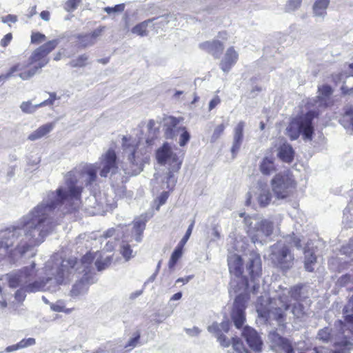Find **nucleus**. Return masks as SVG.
Segmentation results:
<instances>
[{"instance_id": "f257e3e1", "label": "nucleus", "mask_w": 353, "mask_h": 353, "mask_svg": "<svg viewBox=\"0 0 353 353\" xmlns=\"http://www.w3.org/2000/svg\"><path fill=\"white\" fill-rule=\"evenodd\" d=\"M54 210L43 199L42 202L23 216L17 224L0 232V256H21L30 248L37 246L57 225Z\"/></svg>"}, {"instance_id": "f03ea898", "label": "nucleus", "mask_w": 353, "mask_h": 353, "mask_svg": "<svg viewBox=\"0 0 353 353\" xmlns=\"http://www.w3.org/2000/svg\"><path fill=\"white\" fill-rule=\"evenodd\" d=\"M98 164L85 165L81 170L74 169L65 176V183L56 192H49L44 199L55 210L58 208L62 213L78 209L81 204V194L83 185H92L97 181Z\"/></svg>"}, {"instance_id": "7ed1b4c3", "label": "nucleus", "mask_w": 353, "mask_h": 353, "mask_svg": "<svg viewBox=\"0 0 353 353\" xmlns=\"http://www.w3.org/2000/svg\"><path fill=\"white\" fill-rule=\"evenodd\" d=\"M59 265V259L49 260L45 266L46 277L34 280L38 275V270L35 269V263L32 262L28 266L8 274L6 279L11 288H16L26 284V291L28 293L45 290L55 292L65 279Z\"/></svg>"}, {"instance_id": "20e7f679", "label": "nucleus", "mask_w": 353, "mask_h": 353, "mask_svg": "<svg viewBox=\"0 0 353 353\" xmlns=\"http://www.w3.org/2000/svg\"><path fill=\"white\" fill-rule=\"evenodd\" d=\"M300 291L301 288L295 286L290 290L284 289L277 299L271 298L266 294L261 296L256 304L259 316L265 320L274 319L279 323L282 322L292 301H299Z\"/></svg>"}, {"instance_id": "39448f33", "label": "nucleus", "mask_w": 353, "mask_h": 353, "mask_svg": "<svg viewBox=\"0 0 353 353\" xmlns=\"http://www.w3.org/2000/svg\"><path fill=\"white\" fill-rule=\"evenodd\" d=\"M230 272L234 276L230 283V293L232 290L234 292H243L247 290L250 285H252V291L255 292L259 288V278L261 273V261L259 255L251 254L249 259L248 270L250 275V283L242 274V259L237 254H230L228 259Z\"/></svg>"}, {"instance_id": "423d86ee", "label": "nucleus", "mask_w": 353, "mask_h": 353, "mask_svg": "<svg viewBox=\"0 0 353 353\" xmlns=\"http://www.w3.org/2000/svg\"><path fill=\"white\" fill-rule=\"evenodd\" d=\"M123 161L121 168L125 174L134 176L139 174L145 163L150 160L147 148L140 144L136 139L123 137L122 139Z\"/></svg>"}, {"instance_id": "0eeeda50", "label": "nucleus", "mask_w": 353, "mask_h": 353, "mask_svg": "<svg viewBox=\"0 0 353 353\" xmlns=\"http://www.w3.org/2000/svg\"><path fill=\"white\" fill-rule=\"evenodd\" d=\"M240 216L244 217V227L248 236L254 243L263 245L276 229V223L280 217H269L265 219L258 214L246 215L241 213Z\"/></svg>"}, {"instance_id": "6e6552de", "label": "nucleus", "mask_w": 353, "mask_h": 353, "mask_svg": "<svg viewBox=\"0 0 353 353\" xmlns=\"http://www.w3.org/2000/svg\"><path fill=\"white\" fill-rule=\"evenodd\" d=\"M179 149L172 147L169 143H164L157 150L156 157L159 163L169 165V170L163 177V183L166 188L172 190L176 183L174 172H176L181 168L182 160L179 157Z\"/></svg>"}, {"instance_id": "1a4fd4ad", "label": "nucleus", "mask_w": 353, "mask_h": 353, "mask_svg": "<svg viewBox=\"0 0 353 353\" xmlns=\"http://www.w3.org/2000/svg\"><path fill=\"white\" fill-rule=\"evenodd\" d=\"M301 239L294 234L285 238V241H279L271 247L270 259L272 263L282 269H289L293 265L294 255L285 243L294 245L297 249L301 248Z\"/></svg>"}, {"instance_id": "9d476101", "label": "nucleus", "mask_w": 353, "mask_h": 353, "mask_svg": "<svg viewBox=\"0 0 353 353\" xmlns=\"http://www.w3.org/2000/svg\"><path fill=\"white\" fill-rule=\"evenodd\" d=\"M316 116L314 111H309L305 115L294 119L286 129L287 134L292 140L296 139L300 134L305 140H312L314 132L312 120Z\"/></svg>"}, {"instance_id": "9b49d317", "label": "nucleus", "mask_w": 353, "mask_h": 353, "mask_svg": "<svg viewBox=\"0 0 353 353\" xmlns=\"http://www.w3.org/2000/svg\"><path fill=\"white\" fill-rule=\"evenodd\" d=\"M341 320L335 323L336 328H339L337 332H333L329 327H325L319 331L318 339L323 342H333L336 345H341L348 349L353 348V339L351 336L352 332H349L350 329L343 325Z\"/></svg>"}, {"instance_id": "f8f14e48", "label": "nucleus", "mask_w": 353, "mask_h": 353, "mask_svg": "<svg viewBox=\"0 0 353 353\" xmlns=\"http://www.w3.org/2000/svg\"><path fill=\"white\" fill-rule=\"evenodd\" d=\"M101 256L100 253L95 252L93 255L89 252L84 255L81 261H77L76 259L70 258L68 260H60V270L63 274L65 279H67L71 274L77 272L78 274H83V276H90V265L94 258Z\"/></svg>"}, {"instance_id": "ddd939ff", "label": "nucleus", "mask_w": 353, "mask_h": 353, "mask_svg": "<svg viewBox=\"0 0 353 353\" xmlns=\"http://www.w3.org/2000/svg\"><path fill=\"white\" fill-rule=\"evenodd\" d=\"M49 62L47 55L37 48L29 58L28 63H20L25 64L26 67L22 71H19L18 76L23 81L28 80L37 73L39 69L44 67Z\"/></svg>"}, {"instance_id": "4468645a", "label": "nucleus", "mask_w": 353, "mask_h": 353, "mask_svg": "<svg viewBox=\"0 0 353 353\" xmlns=\"http://www.w3.org/2000/svg\"><path fill=\"white\" fill-rule=\"evenodd\" d=\"M294 181L288 172L276 174L271 180L272 191L279 199L286 198L294 188Z\"/></svg>"}, {"instance_id": "2eb2a0df", "label": "nucleus", "mask_w": 353, "mask_h": 353, "mask_svg": "<svg viewBox=\"0 0 353 353\" xmlns=\"http://www.w3.org/2000/svg\"><path fill=\"white\" fill-rule=\"evenodd\" d=\"M98 164L99 175L101 177H107L110 174H114L118 171L117 157L113 149H108L101 154L99 161L94 163Z\"/></svg>"}, {"instance_id": "dca6fc26", "label": "nucleus", "mask_w": 353, "mask_h": 353, "mask_svg": "<svg viewBox=\"0 0 353 353\" xmlns=\"http://www.w3.org/2000/svg\"><path fill=\"white\" fill-rule=\"evenodd\" d=\"M268 339L270 347L275 353H294V347L290 340L282 337L275 331L270 332Z\"/></svg>"}, {"instance_id": "f3484780", "label": "nucleus", "mask_w": 353, "mask_h": 353, "mask_svg": "<svg viewBox=\"0 0 353 353\" xmlns=\"http://www.w3.org/2000/svg\"><path fill=\"white\" fill-rule=\"evenodd\" d=\"M146 219L143 216L136 218L133 223L130 232L123 234V240L132 242L134 241L139 243L142 240L143 233L145 228Z\"/></svg>"}, {"instance_id": "a211bd4d", "label": "nucleus", "mask_w": 353, "mask_h": 353, "mask_svg": "<svg viewBox=\"0 0 353 353\" xmlns=\"http://www.w3.org/2000/svg\"><path fill=\"white\" fill-rule=\"evenodd\" d=\"M234 303V307L232 313V319L237 328H240L245 321V303L246 301L245 296L242 292H238Z\"/></svg>"}, {"instance_id": "6ab92c4d", "label": "nucleus", "mask_w": 353, "mask_h": 353, "mask_svg": "<svg viewBox=\"0 0 353 353\" xmlns=\"http://www.w3.org/2000/svg\"><path fill=\"white\" fill-rule=\"evenodd\" d=\"M245 127V121H241L234 126L233 129L232 144L230 150L233 158L236 157L243 142V131Z\"/></svg>"}, {"instance_id": "aec40b11", "label": "nucleus", "mask_w": 353, "mask_h": 353, "mask_svg": "<svg viewBox=\"0 0 353 353\" xmlns=\"http://www.w3.org/2000/svg\"><path fill=\"white\" fill-rule=\"evenodd\" d=\"M90 276H83L72 286L69 295L74 299H80L81 296L85 295L88 291L90 283H94L93 281H90Z\"/></svg>"}, {"instance_id": "412c9836", "label": "nucleus", "mask_w": 353, "mask_h": 353, "mask_svg": "<svg viewBox=\"0 0 353 353\" xmlns=\"http://www.w3.org/2000/svg\"><path fill=\"white\" fill-rule=\"evenodd\" d=\"M182 117L176 118L172 116L166 117L163 119L165 136L167 139H174L179 132V123L182 121Z\"/></svg>"}, {"instance_id": "4be33fe9", "label": "nucleus", "mask_w": 353, "mask_h": 353, "mask_svg": "<svg viewBox=\"0 0 353 353\" xmlns=\"http://www.w3.org/2000/svg\"><path fill=\"white\" fill-rule=\"evenodd\" d=\"M239 59V54L234 47H230L225 51L219 64L223 72L228 73L236 64Z\"/></svg>"}, {"instance_id": "5701e85b", "label": "nucleus", "mask_w": 353, "mask_h": 353, "mask_svg": "<svg viewBox=\"0 0 353 353\" xmlns=\"http://www.w3.org/2000/svg\"><path fill=\"white\" fill-rule=\"evenodd\" d=\"M248 344L254 351H260L262 345V341L257 332L250 327H244L242 333Z\"/></svg>"}, {"instance_id": "b1692460", "label": "nucleus", "mask_w": 353, "mask_h": 353, "mask_svg": "<svg viewBox=\"0 0 353 353\" xmlns=\"http://www.w3.org/2000/svg\"><path fill=\"white\" fill-rule=\"evenodd\" d=\"M199 48L211 54L214 58L220 57L223 50V45L218 40L208 41L199 44Z\"/></svg>"}, {"instance_id": "393cba45", "label": "nucleus", "mask_w": 353, "mask_h": 353, "mask_svg": "<svg viewBox=\"0 0 353 353\" xmlns=\"http://www.w3.org/2000/svg\"><path fill=\"white\" fill-rule=\"evenodd\" d=\"M332 94V89L328 85H323L319 87L318 100L316 101L315 105L321 108H325L330 105V97Z\"/></svg>"}, {"instance_id": "a878e982", "label": "nucleus", "mask_w": 353, "mask_h": 353, "mask_svg": "<svg viewBox=\"0 0 353 353\" xmlns=\"http://www.w3.org/2000/svg\"><path fill=\"white\" fill-rule=\"evenodd\" d=\"M259 168L263 175H270L276 171L274 158L272 156H265L261 161Z\"/></svg>"}, {"instance_id": "bb28decb", "label": "nucleus", "mask_w": 353, "mask_h": 353, "mask_svg": "<svg viewBox=\"0 0 353 353\" xmlns=\"http://www.w3.org/2000/svg\"><path fill=\"white\" fill-rule=\"evenodd\" d=\"M330 3V0H314L312 6L314 16L323 19L327 14V9Z\"/></svg>"}, {"instance_id": "cd10ccee", "label": "nucleus", "mask_w": 353, "mask_h": 353, "mask_svg": "<svg viewBox=\"0 0 353 353\" xmlns=\"http://www.w3.org/2000/svg\"><path fill=\"white\" fill-rule=\"evenodd\" d=\"M343 315L345 319L343 325L350 329V332L353 333V295L350 299L347 305L344 307Z\"/></svg>"}, {"instance_id": "c85d7f7f", "label": "nucleus", "mask_w": 353, "mask_h": 353, "mask_svg": "<svg viewBox=\"0 0 353 353\" xmlns=\"http://www.w3.org/2000/svg\"><path fill=\"white\" fill-rule=\"evenodd\" d=\"M54 126V125L52 123H46L30 134L28 139L30 141L39 139L51 132L53 130Z\"/></svg>"}, {"instance_id": "c756f323", "label": "nucleus", "mask_w": 353, "mask_h": 353, "mask_svg": "<svg viewBox=\"0 0 353 353\" xmlns=\"http://www.w3.org/2000/svg\"><path fill=\"white\" fill-rule=\"evenodd\" d=\"M278 157L284 162H292L294 159V151L292 146L289 144L283 143L279 148Z\"/></svg>"}, {"instance_id": "7c9ffc66", "label": "nucleus", "mask_w": 353, "mask_h": 353, "mask_svg": "<svg viewBox=\"0 0 353 353\" xmlns=\"http://www.w3.org/2000/svg\"><path fill=\"white\" fill-rule=\"evenodd\" d=\"M272 199V194L270 190L267 188H261L259 189L257 201L259 205L262 207L267 206L270 204Z\"/></svg>"}, {"instance_id": "2f4dec72", "label": "nucleus", "mask_w": 353, "mask_h": 353, "mask_svg": "<svg viewBox=\"0 0 353 353\" xmlns=\"http://www.w3.org/2000/svg\"><path fill=\"white\" fill-rule=\"evenodd\" d=\"M341 122L345 128L353 131V108H348L345 110Z\"/></svg>"}, {"instance_id": "473e14b6", "label": "nucleus", "mask_w": 353, "mask_h": 353, "mask_svg": "<svg viewBox=\"0 0 353 353\" xmlns=\"http://www.w3.org/2000/svg\"><path fill=\"white\" fill-rule=\"evenodd\" d=\"M305 254V268L308 272H312L314 270V265L316 263V257L312 252L309 250H304Z\"/></svg>"}, {"instance_id": "72a5a7b5", "label": "nucleus", "mask_w": 353, "mask_h": 353, "mask_svg": "<svg viewBox=\"0 0 353 353\" xmlns=\"http://www.w3.org/2000/svg\"><path fill=\"white\" fill-rule=\"evenodd\" d=\"M153 20L148 19L137 24L132 29V32L141 37L147 36V28Z\"/></svg>"}, {"instance_id": "f704fd0d", "label": "nucleus", "mask_w": 353, "mask_h": 353, "mask_svg": "<svg viewBox=\"0 0 353 353\" xmlns=\"http://www.w3.org/2000/svg\"><path fill=\"white\" fill-rule=\"evenodd\" d=\"M129 242L130 241H126L123 239L120 247V253L126 261L133 258L135 255L131 248V246L129 245Z\"/></svg>"}, {"instance_id": "c9c22d12", "label": "nucleus", "mask_w": 353, "mask_h": 353, "mask_svg": "<svg viewBox=\"0 0 353 353\" xmlns=\"http://www.w3.org/2000/svg\"><path fill=\"white\" fill-rule=\"evenodd\" d=\"M88 55L85 54H81L72 59L69 63V65L72 68H83L88 65Z\"/></svg>"}, {"instance_id": "e433bc0d", "label": "nucleus", "mask_w": 353, "mask_h": 353, "mask_svg": "<svg viewBox=\"0 0 353 353\" xmlns=\"http://www.w3.org/2000/svg\"><path fill=\"white\" fill-rule=\"evenodd\" d=\"M183 246L180 245H177L174 252H172L169 263L168 266L170 268H173L176 263L177 261L181 257L183 254Z\"/></svg>"}, {"instance_id": "4c0bfd02", "label": "nucleus", "mask_w": 353, "mask_h": 353, "mask_svg": "<svg viewBox=\"0 0 353 353\" xmlns=\"http://www.w3.org/2000/svg\"><path fill=\"white\" fill-rule=\"evenodd\" d=\"M26 67L25 64L17 63L10 68L6 74L0 75V81H5L12 77L15 72L22 71Z\"/></svg>"}, {"instance_id": "58836bf2", "label": "nucleus", "mask_w": 353, "mask_h": 353, "mask_svg": "<svg viewBox=\"0 0 353 353\" xmlns=\"http://www.w3.org/2000/svg\"><path fill=\"white\" fill-rule=\"evenodd\" d=\"M59 43V39H53L46 42L38 48H39V50H41L48 56V54L51 52L58 46Z\"/></svg>"}, {"instance_id": "ea45409f", "label": "nucleus", "mask_w": 353, "mask_h": 353, "mask_svg": "<svg viewBox=\"0 0 353 353\" xmlns=\"http://www.w3.org/2000/svg\"><path fill=\"white\" fill-rule=\"evenodd\" d=\"M39 108H41V107L39 106V103L36 104V105H33L29 101H23L20 105V108H21V111L26 114H32Z\"/></svg>"}, {"instance_id": "a19ab883", "label": "nucleus", "mask_w": 353, "mask_h": 353, "mask_svg": "<svg viewBox=\"0 0 353 353\" xmlns=\"http://www.w3.org/2000/svg\"><path fill=\"white\" fill-rule=\"evenodd\" d=\"M226 126V124L222 123L221 124L217 125L214 128L213 133L210 138V141L212 143L216 141L221 137V136L223 134Z\"/></svg>"}, {"instance_id": "79ce46f5", "label": "nucleus", "mask_w": 353, "mask_h": 353, "mask_svg": "<svg viewBox=\"0 0 353 353\" xmlns=\"http://www.w3.org/2000/svg\"><path fill=\"white\" fill-rule=\"evenodd\" d=\"M179 130L181 132L179 137V144L181 146H184L189 141L190 135L185 127H179Z\"/></svg>"}, {"instance_id": "37998d69", "label": "nucleus", "mask_w": 353, "mask_h": 353, "mask_svg": "<svg viewBox=\"0 0 353 353\" xmlns=\"http://www.w3.org/2000/svg\"><path fill=\"white\" fill-rule=\"evenodd\" d=\"M103 28V27L97 28L94 30L91 34H87V38L90 39V41L86 43L85 45H94L97 38L101 36Z\"/></svg>"}, {"instance_id": "c03bdc74", "label": "nucleus", "mask_w": 353, "mask_h": 353, "mask_svg": "<svg viewBox=\"0 0 353 353\" xmlns=\"http://www.w3.org/2000/svg\"><path fill=\"white\" fill-rule=\"evenodd\" d=\"M232 346L234 350L238 353H248L243 346L242 341L239 338L232 339Z\"/></svg>"}, {"instance_id": "a18cd8bd", "label": "nucleus", "mask_w": 353, "mask_h": 353, "mask_svg": "<svg viewBox=\"0 0 353 353\" xmlns=\"http://www.w3.org/2000/svg\"><path fill=\"white\" fill-rule=\"evenodd\" d=\"M81 0H68L64 5V9L69 12H73L77 8Z\"/></svg>"}, {"instance_id": "49530a36", "label": "nucleus", "mask_w": 353, "mask_h": 353, "mask_svg": "<svg viewBox=\"0 0 353 353\" xmlns=\"http://www.w3.org/2000/svg\"><path fill=\"white\" fill-rule=\"evenodd\" d=\"M20 288L15 292V299L19 302L23 301L26 296V285H19Z\"/></svg>"}, {"instance_id": "de8ad7c7", "label": "nucleus", "mask_w": 353, "mask_h": 353, "mask_svg": "<svg viewBox=\"0 0 353 353\" xmlns=\"http://www.w3.org/2000/svg\"><path fill=\"white\" fill-rule=\"evenodd\" d=\"M194 223H195L194 220H192L185 232V234L182 238V239L180 241V242L179 243V245L183 246V247L185 246V245L186 244L187 241H188V239L192 234V230H193V228L194 225Z\"/></svg>"}, {"instance_id": "09e8293b", "label": "nucleus", "mask_w": 353, "mask_h": 353, "mask_svg": "<svg viewBox=\"0 0 353 353\" xmlns=\"http://www.w3.org/2000/svg\"><path fill=\"white\" fill-rule=\"evenodd\" d=\"M302 0H288L286 4V10L288 12L297 10L301 5Z\"/></svg>"}, {"instance_id": "8fccbe9b", "label": "nucleus", "mask_w": 353, "mask_h": 353, "mask_svg": "<svg viewBox=\"0 0 353 353\" xmlns=\"http://www.w3.org/2000/svg\"><path fill=\"white\" fill-rule=\"evenodd\" d=\"M292 312L296 317L300 318L304 314V308L301 303H294L293 304Z\"/></svg>"}, {"instance_id": "3c124183", "label": "nucleus", "mask_w": 353, "mask_h": 353, "mask_svg": "<svg viewBox=\"0 0 353 353\" xmlns=\"http://www.w3.org/2000/svg\"><path fill=\"white\" fill-rule=\"evenodd\" d=\"M46 37L40 32H33L31 35V42L32 43L39 44L45 41Z\"/></svg>"}, {"instance_id": "603ef678", "label": "nucleus", "mask_w": 353, "mask_h": 353, "mask_svg": "<svg viewBox=\"0 0 353 353\" xmlns=\"http://www.w3.org/2000/svg\"><path fill=\"white\" fill-rule=\"evenodd\" d=\"M49 95L50 97L43 102L39 103V106L43 107L46 105H52L55 100L59 99V97L57 96L55 92H50L49 93Z\"/></svg>"}, {"instance_id": "864d4df0", "label": "nucleus", "mask_w": 353, "mask_h": 353, "mask_svg": "<svg viewBox=\"0 0 353 353\" xmlns=\"http://www.w3.org/2000/svg\"><path fill=\"white\" fill-rule=\"evenodd\" d=\"M111 263V259L110 256H106L104 261L102 262L101 260H99L97 258L95 265L98 269V270L101 271L106 268Z\"/></svg>"}, {"instance_id": "5fc2aeb1", "label": "nucleus", "mask_w": 353, "mask_h": 353, "mask_svg": "<svg viewBox=\"0 0 353 353\" xmlns=\"http://www.w3.org/2000/svg\"><path fill=\"white\" fill-rule=\"evenodd\" d=\"M36 343L35 339L34 338H28L26 339H23L20 342H19V346L21 349L27 347L29 346H32L34 345Z\"/></svg>"}, {"instance_id": "6e6d98bb", "label": "nucleus", "mask_w": 353, "mask_h": 353, "mask_svg": "<svg viewBox=\"0 0 353 353\" xmlns=\"http://www.w3.org/2000/svg\"><path fill=\"white\" fill-rule=\"evenodd\" d=\"M50 307L51 310L54 312H65L64 303L61 301H57L55 303H52Z\"/></svg>"}, {"instance_id": "4d7b16f0", "label": "nucleus", "mask_w": 353, "mask_h": 353, "mask_svg": "<svg viewBox=\"0 0 353 353\" xmlns=\"http://www.w3.org/2000/svg\"><path fill=\"white\" fill-rule=\"evenodd\" d=\"M351 282H353V276L350 274H345L344 276H342L338 280V283L340 285H345Z\"/></svg>"}, {"instance_id": "13d9d810", "label": "nucleus", "mask_w": 353, "mask_h": 353, "mask_svg": "<svg viewBox=\"0 0 353 353\" xmlns=\"http://www.w3.org/2000/svg\"><path fill=\"white\" fill-rule=\"evenodd\" d=\"M217 336V341L220 343L221 345L224 347H228L230 345V341L223 334H219Z\"/></svg>"}, {"instance_id": "bf43d9fd", "label": "nucleus", "mask_w": 353, "mask_h": 353, "mask_svg": "<svg viewBox=\"0 0 353 353\" xmlns=\"http://www.w3.org/2000/svg\"><path fill=\"white\" fill-rule=\"evenodd\" d=\"M341 252L351 256L353 254V240H351L347 245L343 246Z\"/></svg>"}, {"instance_id": "052dcab7", "label": "nucleus", "mask_w": 353, "mask_h": 353, "mask_svg": "<svg viewBox=\"0 0 353 353\" xmlns=\"http://www.w3.org/2000/svg\"><path fill=\"white\" fill-rule=\"evenodd\" d=\"M208 330L210 333L215 334L216 336L221 334V328H219V323H214L211 325L208 326Z\"/></svg>"}, {"instance_id": "680f3d73", "label": "nucleus", "mask_w": 353, "mask_h": 353, "mask_svg": "<svg viewBox=\"0 0 353 353\" xmlns=\"http://www.w3.org/2000/svg\"><path fill=\"white\" fill-rule=\"evenodd\" d=\"M221 103V99L219 96L216 95L209 103V111L215 108Z\"/></svg>"}, {"instance_id": "e2e57ef3", "label": "nucleus", "mask_w": 353, "mask_h": 353, "mask_svg": "<svg viewBox=\"0 0 353 353\" xmlns=\"http://www.w3.org/2000/svg\"><path fill=\"white\" fill-rule=\"evenodd\" d=\"M12 38V36L11 33H8L7 34H6L3 37V38L1 40V42H0L1 46L3 47H6L11 41Z\"/></svg>"}, {"instance_id": "0e129e2a", "label": "nucleus", "mask_w": 353, "mask_h": 353, "mask_svg": "<svg viewBox=\"0 0 353 353\" xmlns=\"http://www.w3.org/2000/svg\"><path fill=\"white\" fill-rule=\"evenodd\" d=\"M168 196H169L168 192H163L161 193V194L158 198L159 206H158L157 209H159L160 205H163L165 203V201H167Z\"/></svg>"}, {"instance_id": "69168bd1", "label": "nucleus", "mask_w": 353, "mask_h": 353, "mask_svg": "<svg viewBox=\"0 0 353 353\" xmlns=\"http://www.w3.org/2000/svg\"><path fill=\"white\" fill-rule=\"evenodd\" d=\"M185 332L190 336H194L199 335L201 332V330L199 327H194L193 328L186 329Z\"/></svg>"}, {"instance_id": "338daca9", "label": "nucleus", "mask_w": 353, "mask_h": 353, "mask_svg": "<svg viewBox=\"0 0 353 353\" xmlns=\"http://www.w3.org/2000/svg\"><path fill=\"white\" fill-rule=\"evenodd\" d=\"M17 21V17L15 15L8 14L4 17H2V21L3 23H15Z\"/></svg>"}, {"instance_id": "774afa93", "label": "nucleus", "mask_w": 353, "mask_h": 353, "mask_svg": "<svg viewBox=\"0 0 353 353\" xmlns=\"http://www.w3.org/2000/svg\"><path fill=\"white\" fill-rule=\"evenodd\" d=\"M219 328H221V334L223 332H228L230 329V323L228 321H223L219 323Z\"/></svg>"}]
</instances>
